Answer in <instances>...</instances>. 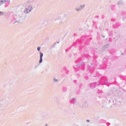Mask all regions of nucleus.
<instances>
[{
  "label": "nucleus",
  "mask_w": 126,
  "mask_h": 126,
  "mask_svg": "<svg viewBox=\"0 0 126 126\" xmlns=\"http://www.w3.org/2000/svg\"><path fill=\"white\" fill-rule=\"evenodd\" d=\"M3 14V13L2 12H0V15H2Z\"/></svg>",
  "instance_id": "nucleus-2"
},
{
  "label": "nucleus",
  "mask_w": 126,
  "mask_h": 126,
  "mask_svg": "<svg viewBox=\"0 0 126 126\" xmlns=\"http://www.w3.org/2000/svg\"><path fill=\"white\" fill-rule=\"evenodd\" d=\"M40 60H39V63H42V62L43 61V59H42V58H43V53H40Z\"/></svg>",
  "instance_id": "nucleus-1"
},
{
  "label": "nucleus",
  "mask_w": 126,
  "mask_h": 126,
  "mask_svg": "<svg viewBox=\"0 0 126 126\" xmlns=\"http://www.w3.org/2000/svg\"><path fill=\"white\" fill-rule=\"evenodd\" d=\"M40 47H37V51H40Z\"/></svg>",
  "instance_id": "nucleus-3"
},
{
  "label": "nucleus",
  "mask_w": 126,
  "mask_h": 126,
  "mask_svg": "<svg viewBox=\"0 0 126 126\" xmlns=\"http://www.w3.org/2000/svg\"><path fill=\"white\" fill-rule=\"evenodd\" d=\"M87 122H88V123H89V122H90V120H87Z\"/></svg>",
  "instance_id": "nucleus-4"
}]
</instances>
